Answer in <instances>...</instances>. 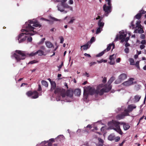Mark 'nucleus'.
Masks as SVG:
<instances>
[{
  "label": "nucleus",
  "mask_w": 146,
  "mask_h": 146,
  "mask_svg": "<svg viewBox=\"0 0 146 146\" xmlns=\"http://www.w3.org/2000/svg\"><path fill=\"white\" fill-rule=\"evenodd\" d=\"M115 78L114 77H111L109 80L107 84L105 85H107V87L109 88V86H111V83L115 80Z\"/></svg>",
  "instance_id": "nucleus-15"
},
{
  "label": "nucleus",
  "mask_w": 146,
  "mask_h": 146,
  "mask_svg": "<svg viewBox=\"0 0 146 146\" xmlns=\"http://www.w3.org/2000/svg\"><path fill=\"white\" fill-rule=\"evenodd\" d=\"M124 51L126 53H127L129 52V49L128 48H126L124 49Z\"/></svg>",
  "instance_id": "nucleus-47"
},
{
  "label": "nucleus",
  "mask_w": 146,
  "mask_h": 146,
  "mask_svg": "<svg viewBox=\"0 0 146 146\" xmlns=\"http://www.w3.org/2000/svg\"><path fill=\"white\" fill-rule=\"evenodd\" d=\"M126 42V43H125V47H127L129 46L130 45V44L129 43L127 42Z\"/></svg>",
  "instance_id": "nucleus-62"
},
{
  "label": "nucleus",
  "mask_w": 146,
  "mask_h": 146,
  "mask_svg": "<svg viewBox=\"0 0 146 146\" xmlns=\"http://www.w3.org/2000/svg\"><path fill=\"white\" fill-rule=\"evenodd\" d=\"M58 10L60 12H64V13H66L68 11H64V9L63 5L61 4H58L57 6Z\"/></svg>",
  "instance_id": "nucleus-14"
},
{
  "label": "nucleus",
  "mask_w": 146,
  "mask_h": 146,
  "mask_svg": "<svg viewBox=\"0 0 146 146\" xmlns=\"http://www.w3.org/2000/svg\"><path fill=\"white\" fill-rule=\"evenodd\" d=\"M46 46L48 48H50L53 47V44L50 41H46L45 42Z\"/></svg>",
  "instance_id": "nucleus-21"
},
{
  "label": "nucleus",
  "mask_w": 146,
  "mask_h": 146,
  "mask_svg": "<svg viewBox=\"0 0 146 146\" xmlns=\"http://www.w3.org/2000/svg\"><path fill=\"white\" fill-rule=\"evenodd\" d=\"M127 78V75L124 73L121 74L119 76L118 78L122 81L125 80Z\"/></svg>",
  "instance_id": "nucleus-18"
},
{
  "label": "nucleus",
  "mask_w": 146,
  "mask_h": 146,
  "mask_svg": "<svg viewBox=\"0 0 146 146\" xmlns=\"http://www.w3.org/2000/svg\"><path fill=\"white\" fill-rule=\"evenodd\" d=\"M136 107V106L134 104H131L129 105L127 109H125L124 106H122L120 108H119L118 110L119 111H120L121 110H124V112L121 114L118 115L116 116V118L117 119L120 120L123 119L125 116H129V113L132 111L134 109H135Z\"/></svg>",
  "instance_id": "nucleus-4"
},
{
  "label": "nucleus",
  "mask_w": 146,
  "mask_h": 146,
  "mask_svg": "<svg viewBox=\"0 0 146 146\" xmlns=\"http://www.w3.org/2000/svg\"><path fill=\"white\" fill-rule=\"evenodd\" d=\"M129 61L130 63V65H135L134 60L133 58H130L129 59Z\"/></svg>",
  "instance_id": "nucleus-30"
},
{
  "label": "nucleus",
  "mask_w": 146,
  "mask_h": 146,
  "mask_svg": "<svg viewBox=\"0 0 146 146\" xmlns=\"http://www.w3.org/2000/svg\"><path fill=\"white\" fill-rule=\"evenodd\" d=\"M138 29H135L134 31V33H138L140 34H142L144 33V31L143 30V27L139 28Z\"/></svg>",
  "instance_id": "nucleus-17"
},
{
  "label": "nucleus",
  "mask_w": 146,
  "mask_h": 146,
  "mask_svg": "<svg viewBox=\"0 0 146 146\" xmlns=\"http://www.w3.org/2000/svg\"><path fill=\"white\" fill-rule=\"evenodd\" d=\"M67 0H61L60 1L61 2V5H63L67 1Z\"/></svg>",
  "instance_id": "nucleus-49"
},
{
  "label": "nucleus",
  "mask_w": 146,
  "mask_h": 146,
  "mask_svg": "<svg viewBox=\"0 0 146 146\" xmlns=\"http://www.w3.org/2000/svg\"><path fill=\"white\" fill-rule=\"evenodd\" d=\"M45 40V38H43L41 39L40 41L38 43V44L39 45L43 43Z\"/></svg>",
  "instance_id": "nucleus-38"
},
{
  "label": "nucleus",
  "mask_w": 146,
  "mask_h": 146,
  "mask_svg": "<svg viewBox=\"0 0 146 146\" xmlns=\"http://www.w3.org/2000/svg\"><path fill=\"white\" fill-rule=\"evenodd\" d=\"M111 46H112V49H113L115 48V45L114 43L112 42L111 44H109L107 46V48L106 49L104 50L102 52H100L98 54H97L96 55V57H99L102 56L105 52H106L108 51L109 50H110L111 49Z\"/></svg>",
  "instance_id": "nucleus-9"
},
{
  "label": "nucleus",
  "mask_w": 146,
  "mask_h": 146,
  "mask_svg": "<svg viewBox=\"0 0 146 146\" xmlns=\"http://www.w3.org/2000/svg\"><path fill=\"white\" fill-rule=\"evenodd\" d=\"M125 141H123L121 143H119V146H122L123 143H125Z\"/></svg>",
  "instance_id": "nucleus-60"
},
{
  "label": "nucleus",
  "mask_w": 146,
  "mask_h": 146,
  "mask_svg": "<svg viewBox=\"0 0 146 146\" xmlns=\"http://www.w3.org/2000/svg\"><path fill=\"white\" fill-rule=\"evenodd\" d=\"M116 55L114 54L110 56L109 59L110 60V62H109L110 65H113L115 64V60L116 58Z\"/></svg>",
  "instance_id": "nucleus-12"
},
{
  "label": "nucleus",
  "mask_w": 146,
  "mask_h": 146,
  "mask_svg": "<svg viewBox=\"0 0 146 146\" xmlns=\"http://www.w3.org/2000/svg\"><path fill=\"white\" fill-rule=\"evenodd\" d=\"M120 58H117L116 60V62L117 63H119L120 62Z\"/></svg>",
  "instance_id": "nucleus-59"
},
{
  "label": "nucleus",
  "mask_w": 146,
  "mask_h": 146,
  "mask_svg": "<svg viewBox=\"0 0 146 146\" xmlns=\"http://www.w3.org/2000/svg\"><path fill=\"white\" fill-rule=\"evenodd\" d=\"M64 137L62 135H60L58 136V137L56 138V139L58 141H60L64 140Z\"/></svg>",
  "instance_id": "nucleus-19"
},
{
  "label": "nucleus",
  "mask_w": 146,
  "mask_h": 146,
  "mask_svg": "<svg viewBox=\"0 0 146 146\" xmlns=\"http://www.w3.org/2000/svg\"><path fill=\"white\" fill-rule=\"evenodd\" d=\"M60 89L59 88H56L54 91V93L55 94L58 93V94H60Z\"/></svg>",
  "instance_id": "nucleus-35"
},
{
  "label": "nucleus",
  "mask_w": 146,
  "mask_h": 146,
  "mask_svg": "<svg viewBox=\"0 0 146 146\" xmlns=\"http://www.w3.org/2000/svg\"><path fill=\"white\" fill-rule=\"evenodd\" d=\"M108 125L109 126L108 129H113L121 135L123 134L120 127L121 122L115 120H112L108 122Z\"/></svg>",
  "instance_id": "nucleus-5"
},
{
  "label": "nucleus",
  "mask_w": 146,
  "mask_h": 146,
  "mask_svg": "<svg viewBox=\"0 0 146 146\" xmlns=\"http://www.w3.org/2000/svg\"><path fill=\"white\" fill-rule=\"evenodd\" d=\"M38 62V61H36V60H34L30 62H29V64H33L34 63H36Z\"/></svg>",
  "instance_id": "nucleus-44"
},
{
  "label": "nucleus",
  "mask_w": 146,
  "mask_h": 146,
  "mask_svg": "<svg viewBox=\"0 0 146 146\" xmlns=\"http://www.w3.org/2000/svg\"><path fill=\"white\" fill-rule=\"evenodd\" d=\"M75 19L72 18L68 23L72 24V23L74 21Z\"/></svg>",
  "instance_id": "nucleus-51"
},
{
  "label": "nucleus",
  "mask_w": 146,
  "mask_h": 146,
  "mask_svg": "<svg viewBox=\"0 0 146 146\" xmlns=\"http://www.w3.org/2000/svg\"><path fill=\"white\" fill-rule=\"evenodd\" d=\"M41 83L42 84L45 86L46 87H48V84L47 82L44 80H42L41 81Z\"/></svg>",
  "instance_id": "nucleus-31"
},
{
  "label": "nucleus",
  "mask_w": 146,
  "mask_h": 146,
  "mask_svg": "<svg viewBox=\"0 0 146 146\" xmlns=\"http://www.w3.org/2000/svg\"><path fill=\"white\" fill-rule=\"evenodd\" d=\"M50 91H52L56 88V84L54 81L52 82L51 84Z\"/></svg>",
  "instance_id": "nucleus-22"
},
{
  "label": "nucleus",
  "mask_w": 146,
  "mask_h": 146,
  "mask_svg": "<svg viewBox=\"0 0 146 146\" xmlns=\"http://www.w3.org/2000/svg\"><path fill=\"white\" fill-rule=\"evenodd\" d=\"M141 21H137L136 23V27L140 28L142 27L141 25L140 24Z\"/></svg>",
  "instance_id": "nucleus-27"
},
{
  "label": "nucleus",
  "mask_w": 146,
  "mask_h": 146,
  "mask_svg": "<svg viewBox=\"0 0 146 146\" xmlns=\"http://www.w3.org/2000/svg\"><path fill=\"white\" fill-rule=\"evenodd\" d=\"M98 140L101 143H104V141L103 139H102L101 138H98Z\"/></svg>",
  "instance_id": "nucleus-53"
},
{
  "label": "nucleus",
  "mask_w": 146,
  "mask_h": 146,
  "mask_svg": "<svg viewBox=\"0 0 146 146\" xmlns=\"http://www.w3.org/2000/svg\"><path fill=\"white\" fill-rule=\"evenodd\" d=\"M134 80L133 78H130L128 80L124 82L121 85L126 87L129 86L133 84Z\"/></svg>",
  "instance_id": "nucleus-11"
},
{
  "label": "nucleus",
  "mask_w": 146,
  "mask_h": 146,
  "mask_svg": "<svg viewBox=\"0 0 146 146\" xmlns=\"http://www.w3.org/2000/svg\"><path fill=\"white\" fill-rule=\"evenodd\" d=\"M102 29V28L98 27L96 30V33L98 34L100 33L101 31L103 30Z\"/></svg>",
  "instance_id": "nucleus-28"
},
{
  "label": "nucleus",
  "mask_w": 146,
  "mask_h": 146,
  "mask_svg": "<svg viewBox=\"0 0 146 146\" xmlns=\"http://www.w3.org/2000/svg\"><path fill=\"white\" fill-rule=\"evenodd\" d=\"M104 25V23L102 21L101 19H99L98 23V27H101L103 28Z\"/></svg>",
  "instance_id": "nucleus-20"
},
{
  "label": "nucleus",
  "mask_w": 146,
  "mask_h": 146,
  "mask_svg": "<svg viewBox=\"0 0 146 146\" xmlns=\"http://www.w3.org/2000/svg\"><path fill=\"white\" fill-rule=\"evenodd\" d=\"M107 4H104L103 6V10L105 12L104 15L106 16H108V14L111 11V0H106Z\"/></svg>",
  "instance_id": "nucleus-8"
},
{
  "label": "nucleus",
  "mask_w": 146,
  "mask_h": 146,
  "mask_svg": "<svg viewBox=\"0 0 146 146\" xmlns=\"http://www.w3.org/2000/svg\"><path fill=\"white\" fill-rule=\"evenodd\" d=\"M91 45L89 42H87L86 44L81 46H80L81 48H82V49L84 50H86L89 48L90 46Z\"/></svg>",
  "instance_id": "nucleus-16"
},
{
  "label": "nucleus",
  "mask_w": 146,
  "mask_h": 146,
  "mask_svg": "<svg viewBox=\"0 0 146 146\" xmlns=\"http://www.w3.org/2000/svg\"><path fill=\"white\" fill-rule=\"evenodd\" d=\"M119 35L118 34L116 35L114 41L116 42L119 39L121 40L120 42L123 43L124 42H127L129 40V37H126L127 32L126 31L122 30L119 32Z\"/></svg>",
  "instance_id": "nucleus-6"
},
{
  "label": "nucleus",
  "mask_w": 146,
  "mask_h": 146,
  "mask_svg": "<svg viewBox=\"0 0 146 146\" xmlns=\"http://www.w3.org/2000/svg\"><path fill=\"white\" fill-rule=\"evenodd\" d=\"M95 41V38L94 37H92L90 40L88 41V42H89V43L90 44V45H91V44L93 42H94Z\"/></svg>",
  "instance_id": "nucleus-33"
},
{
  "label": "nucleus",
  "mask_w": 146,
  "mask_h": 146,
  "mask_svg": "<svg viewBox=\"0 0 146 146\" xmlns=\"http://www.w3.org/2000/svg\"><path fill=\"white\" fill-rule=\"evenodd\" d=\"M109 86V88H108L107 85L102 84H100L97 86L96 90L90 86L84 87V97L86 99L88 95L89 94L92 95L96 94L102 95L104 92H108L111 89V86Z\"/></svg>",
  "instance_id": "nucleus-2"
},
{
  "label": "nucleus",
  "mask_w": 146,
  "mask_h": 146,
  "mask_svg": "<svg viewBox=\"0 0 146 146\" xmlns=\"http://www.w3.org/2000/svg\"><path fill=\"white\" fill-rule=\"evenodd\" d=\"M62 5L63 6L64 8H68V9H69L71 11H72V10H73L72 7L68 5L67 4L65 3Z\"/></svg>",
  "instance_id": "nucleus-24"
},
{
  "label": "nucleus",
  "mask_w": 146,
  "mask_h": 146,
  "mask_svg": "<svg viewBox=\"0 0 146 146\" xmlns=\"http://www.w3.org/2000/svg\"><path fill=\"white\" fill-rule=\"evenodd\" d=\"M84 75L87 77H89V74L86 72L85 74H84Z\"/></svg>",
  "instance_id": "nucleus-61"
},
{
  "label": "nucleus",
  "mask_w": 146,
  "mask_h": 146,
  "mask_svg": "<svg viewBox=\"0 0 146 146\" xmlns=\"http://www.w3.org/2000/svg\"><path fill=\"white\" fill-rule=\"evenodd\" d=\"M68 3L70 5H72L73 3V1L72 0H70L68 2Z\"/></svg>",
  "instance_id": "nucleus-56"
},
{
  "label": "nucleus",
  "mask_w": 146,
  "mask_h": 146,
  "mask_svg": "<svg viewBox=\"0 0 146 146\" xmlns=\"http://www.w3.org/2000/svg\"><path fill=\"white\" fill-rule=\"evenodd\" d=\"M97 146H103V143H98V145H97Z\"/></svg>",
  "instance_id": "nucleus-64"
},
{
  "label": "nucleus",
  "mask_w": 146,
  "mask_h": 146,
  "mask_svg": "<svg viewBox=\"0 0 146 146\" xmlns=\"http://www.w3.org/2000/svg\"><path fill=\"white\" fill-rule=\"evenodd\" d=\"M84 55L85 56H88L89 57H91V56H90V55L89 54H87V53H85L84 54Z\"/></svg>",
  "instance_id": "nucleus-57"
},
{
  "label": "nucleus",
  "mask_w": 146,
  "mask_h": 146,
  "mask_svg": "<svg viewBox=\"0 0 146 146\" xmlns=\"http://www.w3.org/2000/svg\"><path fill=\"white\" fill-rule=\"evenodd\" d=\"M141 96L138 95H136L134 97L135 101V102H138L139 101L140 99Z\"/></svg>",
  "instance_id": "nucleus-26"
},
{
  "label": "nucleus",
  "mask_w": 146,
  "mask_h": 146,
  "mask_svg": "<svg viewBox=\"0 0 146 146\" xmlns=\"http://www.w3.org/2000/svg\"><path fill=\"white\" fill-rule=\"evenodd\" d=\"M42 90L41 86L40 85H38V91H40Z\"/></svg>",
  "instance_id": "nucleus-63"
},
{
  "label": "nucleus",
  "mask_w": 146,
  "mask_h": 146,
  "mask_svg": "<svg viewBox=\"0 0 146 146\" xmlns=\"http://www.w3.org/2000/svg\"><path fill=\"white\" fill-rule=\"evenodd\" d=\"M141 15L139 12L137 13L135 16V18L138 19H140Z\"/></svg>",
  "instance_id": "nucleus-34"
},
{
  "label": "nucleus",
  "mask_w": 146,
  "mask_h": 146,
  "mask_svg": "<svg viewBox=\"0 0 146 146\" xmlns=\"http://www.w3.org/2000/svg\"><path fill=\"white\" fill-rule=\"evenodd\" d=\"M115 135L113 134H111L108 137V139L109 140L112 141L114 139Z\"/></svg>",
  "instance_id": "nucleus-25"
},
{
  "label": "nucleus",
  "mask_w": 146,
  "mask_h": 146,
  "mask_svg": "<svg viewBox=\"0 0 146 146\" xmlns=\"http://www.w3.org/2000/svg\"><path fill=\"white\" fill-rule=\"evenodd\" d=\"M139 13L141 14V15L142 14H145L146 13V11L144 10H142L139 11Z\"/></svg>",
  "instance_id": "nucleus-45"
},
{
  "label": "nucleus",
  "mask_w": 146,
  "mask_h": 146,
  "mask_svg": "<svg viewBox=\"0 0 146 146\" xmlns=\"http://www.w3.org/2000/svg\"><path fill=\"white\" fill-rule=\"evenodd\" d=\"M96 64V62H91L90 63V66H91L92 65H93Z\"/></svg>",
  "instance_id": "nucleus-52"
},
{
  "label": "nucleus",
  "mask_w": 146,
  "mask_h": 146,
  "mask_svg": "<svg viewBox=\"0 0 146 146\" xmlns=\"http://www.w3.org/2000/svg\"><path fill=\"white\" fill-rule=\"evenodd\" d=\"M103 16H101V17L100 16H98L96 18V20L98 19H101L102 20V19L103 18Z\"/></svg>",
  "instance_id": "nucleus-55"
},
{
  "label": "nucleus",
  "mask_w": 146,
  "mask_h": 146,
  "mask_svg": "<svg viewBox=\"0 0 146 146\" xmlns=\"http://www.w3.org/2000/svg\"><path fill=\"white\" fill-rule=\"evenodd\" d=\"M15 52L12 53L11 57L13 59L15 58L17 62L21 60L25 59L28 55L30 56H33L37 54L36 52H32L29 54L26 52L19 50H16Z\"/></svg>",
  "instance_id": "nucleus-3"
},
{
  "label": "nucleus",
  "mask_w": 146,
  "mask_h": 146,
  "mask_svg": "<svg viewBox=\"0 0 146 146\" xmlns=\"http://www.w3.org/2000/svg\"><path fill=\"white\" fill-rule=\"evenodd\" d=\"M61 96L62 99L61 100L60 96H58L56 98V100L58 101L60 100L62 101H64L66 102H70L72 101L73 100V95L72 93H69L68 94L67 93L66 95L65 94H61Z\"/></svg>",
  "instance_id": "nucleus-7"
},
{
  "label": "nucleus",
  "mask_w": 146,
  "mask_h": 146,
  "mask_svg": "<svg viewBox=\"0 0 146 146\" xmlns=\"http://www.w3.org/2000/svg\"><path fill=\"white\" fill-rule=\"evenodd\" d=\"M59 38L60 40V43H63L64 41V38L62 36H60L59 37Z\"/></svg>",
  "instance_id": "nucleus-41"
},
{
  "label": "nucleus",
  "mask_w": 146,
  "mask_h": 146,
  "mask_svg": "<svg viewBox=\"0 0 146 146\" xmlns=\"http://www.w3.org/2000/svg\"><path fill=\"white\" fill-rule=\"evenodd\" d=\"M145 47V45L141 44L140 46V48L141 50L144 49Z\"/></svg>",
  "instance_id": "nucleus-46"
},
{
  "label": "nucleus",
  "mask_w": 146,
  "mask_h": 146,
  "mask_svg": "<svg viewBox=\"0 0 146 146\" xmlns=\"http://www.w3.org/2000/svg\"><path fill=\"white\" fill-rule=\"evenodd\" d=\"M145 37V35L144 34H141L140 36V38L141 39H144Z\"/></svg>",
  "instance_id": "nucleus-50"
},
{
  "label": "nucleus",
  "mask_w": 146,
  "mask_h": 146,
  "mask_svg": "<svg viewBox=\"0 0 146 146\" xmlns=\"http://www.w3.org/2000/svg\"><path fill=\"white\" fill-rule=\"evenodd\" d=\"M63 62H62L58 66V68H59V69H60V68L62 67L63 66Z\"/></svg>",
  "instance_id": "nucleus-58"
},
{
  "label": "nucleus",
  "mask_w": 146,
  "mask_h": 146,
  "mask_svg": "<svg viewBox=\"0 0 146 146\" xmlns=\"http://www.w3.org/2000/svg\"><path fill=\"white\" fill-rule=\"evenodd\" d=\"M139 61H137L136 62L135 64V66L138 69H140V67L139 65Z\"/></svg>",
  "instance_id": "nucleus-42"
},
{
  "label": "nucleus",
  "mask_w": 146,
  "mask_h": 146,
  "mask_svg": "<svg viewBox=\"0 0 146 146\" xmlns=\"http://www.w3.org/2000/svg\"><path fill=\"white\" fill-rule=\"evenodd\" d=\"M106 80H107L106 78V77H104L102 80V82H103L104 83L106 82Z\"/></svg>",
  "instance_id": "nucleus-54"
},
{
  "label": "nucleus",
  "mask_w": 146,
  "mask_h": 146,
  "mask_svg": "<svg viewBox=\"0 0 146 146\" xmlns=\"http://www.w3.org/2000/svg\"><path fill=\"white\" fill-rule=\"evenodd\" d=\"M50 18L51 20L53 21H60V20H59L58 19L55 18L54 17H52L51 16H50Z\"/></svg>",
  "instance_id": "nucleus-37"
},
{
  "label": "nucleus",
  "mask_w": 146,
  "mask_h": 146,
  "mask_svg": "<svg viewBox=\"0 0 146 146\" xmlns=\"http://www.w3.org/2000/svg\"><path fill=\"white\" fill-rule=\"evenodd\" d=\"M121 125H123V129L125 131L128 130L130 127V126L128 123L123 122H121Z\"/></svg>",
  "instance_id": "nucleus-13"
},
{
  "label": "nucleus",
  "mask_w": 146,
  "mask_h": 146,
  "mask_svg": "<svg viewBox=\"0 0 146 146\" xmlns=\"http://www.w3.org/2000/svg\"><path fill=\"white\" fill-rule=\"evenodd\" d=\"M74 93L76 96H80L81 94L80 90L79 89H75L74 91Z\"/></svg>",
  "instance_id": "nucleus-23"
},
{
  "label": "nucleus",
  "mask_w": 146,
  "mask_h": 146,
  "mask_svg": "<svg viewBox=\"0 0 146 146\" xmlns=\"http://www.w3.org/2000/svg\"><path fill=\"white\" fill-rule=\"evenodd\" d=\"M133 24V21H132L130 25L129 26L130 28L132 29H133L135 28V25Z\"/></svg>",
  "instance_id": "nucleus-36"
},
{
  "label": "nucleus",
  "mask_w": 146,
  "mask_h": 146,
  "mask_svg": "<svg viewBox=\"0 0 146 146\" xmlns=\"http://www.w3.org/2000/svg\"><path fill=\"white\" fill-rule=\"evenodd\" d=\"M24 27L25 29L21 30L22 33L19 34L16 38L19 43L22 42L26 40L27 37V35H33L36 34V32L34 30L36 29L35 27H39L40 28L41 25L36 19H34L26 22Z\"/></svg>",
  "instance_id": "nucleus-1"
},
{
  "label": "nucleus",
  "mask_w": 146,
  "mask_h": 146,
  "mask_svg": "<svg viewBox=\"0 0 146 146\" xmlns=\"http://www.w3.org/2000/svg\"><path fill=\"white\" fill-rule=\"evenodd\" d=\"M97 62L98 63H101L102 62H104V63H106L107 62V60H104L103 59H102L99 61L97 60Z\"/></svg>",
  "instance_id": "nucleus-39"
},
{
  "label": "nucleus",
  "mask_w": 146,
  "mask_h": 146,
  "mask_svg": "<svg viewBox=\"0 0 146 146\" xmlns=\"http://www.w3.org/2000/svg\"><path fill=\"white\" fill-rule=\"evenodd\" d=\"M31 36L29 35H27V37H26V38H27L28 41L29 42H31L32 40V37L30 36Z\"/></svg>",
  "instance_id": "nucleus-32"
},
{
  "label": "nucleus",
  "mask_w": 146,
  "mask_h": 146,
  "mask_svg": "<svg viewBox=\"0 0 146 146\" xmlns=\"http://www.w3.org/2000/svg\"><path fill=\"white\" fill-rule=\"evenodd\" d=\"M26 94L28 96H31L32 99H36L38 97V93L36 91L32 92L29 91Z\"/></svg>",
  "instance_id": "nucleus-10"
},
{
  "label": "nucleus",
  "mask_w": 146,
  "mask_h": 146,
  "mask_svg": "<svg viewBox=\"0 0 146 146\" xmlns=\"http://www.w3.org/2000/svg\"><path fill=\"white\" fill-rule=\"evenodd\" d=\"M36 54H38L39 56H42L43 55L44 52L41 50H39L36 51Z\"/></svg>",
  "instance_id": "nucleus-29"
},
{
  "label": "nucleus",
  "mask_w": 146,
  "mask_h": 146,
  "mask_svg": "<svg viewBox=\"0 0 146 146\" xmlns=\"http://www.w3.org/2000/svg\"><path fill=\"white\" fill-rule=\"evenodd\" d=\"M120 137L119 136H117L116 137H115V138H114V139L115 141L117 142L120 140Z\"/></svg>",
  "instance_id": "nucleus-43"
},
{
  "label": "nucleus",
  "mask_w": 146,
  "mask_h": 146,
  "mask_svg": "<svg viewBox=\"0 0 146 146\" xmlns=\"http://www.w3.org/2000/svg\"><path fill=\"white\" fill-rule=\"evenodd\" d=\"M121 81H122L118 78V79L115 81V84H119L121 83Z\"/></svg>",
  "instance_id": "nucleus-40"
},
{
  "label": "nucleus",
  "mask_w": 146,
  "mask_h": 146,
  "mask_svg": "<svg viewBox=\"0 0 146 146\" xmlns=\"http://www.w3.org/2000/svg\"><path fill=\"white\" fill-rule=\"evenodd\" d=\"M141 43L142 44L145 45L146 44V41L145 40H142L141 42Z\"/></svg>",
  "instance_id": "nucleus-48"
}]
</instances>
